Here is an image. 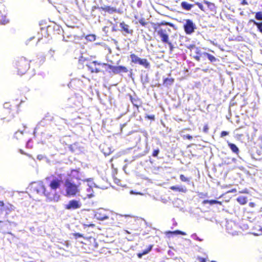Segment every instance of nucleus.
Segmentation results:
<instances>
[{
    "mask_svg": "<svg viewBox=\"0 0 262 262\" xmlns=\"http://www.w3.org/2000/svg\"><path fill=\"white\" fill-rule=\"evenodd\" d=\"M45 183L43 184L41 182H34L31 184V187L34 191L39 194H44L48 200L51 201L58 202L59 200L60 196L59 195H54L51 194Z\"/></svg>",
    "mask_w": 262,
    "mask_h": 262,
    "instance_id": "1",
    "label": "nucleus"
},
{
    "mask_svg": "<svg viewBox=\"0 0 262 262\" xmlns=\"http://www.w3.org/2000/svg\"><path fill=\"white\" fill-rule=\"evenodd\" d=\"M64 187L67 195L74 196L80 192L79 186L74 184L71 179H67L66 180Z\"/></svg>",
    "mask_w": 262,
    "mask_h": 262,
    "instance_id": "2",
    "label": "nucleus"
},
{
    "mask_svg": "<svg viewBox=\"0 0 262 262\" xmlns=\"http://www.w3.org/2000/svg\"><path fill=\"white\" fill-rule=\"evenodd\" d=\"M45 184H46L48 189L51 194L57 195L56 194V190L60 185V181L54 179V178H47L45 180Z\"/></svg>",
    "mask_w": 262,
    "mask_h": 262,
    "instance_id": "3",
    "label": "nucleus"
},
{
    "mask_svg": "<svg viewBox=\"0 0 262 262\" xmlns=\"http://www.w3.org/2000/svg\"><path fill=\"white\" fill-rule=\"evenodd\" d=\"M130 58L133 63L139 64L145 69H149L150 67V63L146 59L141 58L135 54H131Z\"/></svg>",
    "mask_w": 262,
    "mask_h": 262,
    "instance_id": "4",
    "label": "nucleus"
},
{
    "mask_svg": "<svg viewBox=\"0 0 262 262\" xmlns=\"http://www.w3.org/2000/svg\"><path fill=\"white\" fill-rule=\"evenodd\" d=\"M17 67L18 73L23 75L29 68V62L25 58L22 57L18 61Z\"/></svg>",
    "mask_w": 262,
    "mask_h": 262,
    "instance_id": "5",
    "label": "nucleus"
},
{
    "mask_svg": "<svg viewBox=\"0 0 262 262\" xmlns=\"http://www.w3.org/2000/svg\"><path fill=\"white\" fill-rule=\"evenodd\" d=\"M81 206L82 203L80 200H71L64 205V208L67 210H75L80 208Z\"/></svg>",
    "mask_w": 262,
    "mask_h": 262,
    "instance_id": "6",
    "label": "nucleus"
},
{
    "mask_svg": "<svg viewBox=\"0 0 262 262\" xmlns=\"http://www.w3.org/2000/svg\"><path fill=\"white\" fill-rule=\"evenodd\" d=\"M108 213L107 210L99 208L96 211L95 217L98 220L103 221L108 219Z\"/></svg>",
    "mask_w": 262,
    "mask_h": 262,
    "instance_id": "7",
    "label": "nucleus"
},
{
    "mask_svg": "<svg viewBox=\"0 0 262 262\" xmlns=\"http://www.w3.org/2000/svg\"><path fill=\"white\" fill-rule=\"evenodd\" d=\"M157 32L163 42L167 43L169 46H171V43L168 40V34L166 29H159Z\"/></svg>",
    "mask_w": 262,
    "mask_h": 262,
    "instance_id": "8",
    "label": "nucleus"
},
{
    "mask_svg": "<svg viewBox=\"0 0 262 262\" xmlns=\"http://www.w3.org/2000/svg\"><path fill=\"white\" fill-rule=\"evenodd\" d=\"M195 29V25L192 21L190 19H187L184 25L185 31L187 34H190L194 32Z\"/></svg>",
    "mask_w": 262,
    "mask_h": 262,
    "instance_id": "9",
    "label": "nucleus"
},
{
    "mask_svg": "<svg viewBox=\"0 0 262 262\" xmlns=\"http://www.w3.org/2000/svg\"><path fill=\"white\" fill-rule=\"evenodd\" d=\"M109 68L115 74H118L120 72L126 73L127 69L126 67L123 66H109Z\"/></svg>",
    "mask_w": 262,
    "mask_h": 262,
    "instance_id": "10",
    "label": "nucleus"
},
{
    "mask_svg": "<svg viewBox=\"0 0 262 262\" xmlns=\"http://www.w3.org/2000/svg\"><path fill=\"white\" fill-rule=\"evenodd\" d=\"M120 27L121 28L120 31H123L125 34H132L133 32V30L130 28V27L124 22L120 24Z\"/></svg>",
    "mask_w": 262,
    "mask_h": 262,
    "instance_id": "11",
    "label": "nucleus"
},
{
    "mask_svg": "<svg viewBox=\"0 0 262 262\" xmlns=\"http://www.w3.org/2000/svg\"><path fill=\"white\" fill-rule=\"evenodd\" d=\"M14 207L11 204H4L3 208H0V211L1 212L5 211L6 214H9L11 212L14 211Z\"/></svg>",
    "mask_w": 262,
    "mask_h": 262,
    "instance_id": "12",
    "label": "nucleus"
},
{
    "mask_svg": "<svg viewBox=\"0 0 262 262\" xmlns=\"http://www.w3.org/2000/svg\"><path fill=\"white\" fill-rule=\"evenodd\" d=\"M95 185V184L93 183H88L86 185L88 186V188L86 189V195L89 198H91L94 196L93 195V190L92 189L93 185Z\"/></svg>",
    "mask_w": 262,
    "mask_h": 262,
    "instance_id": "13",
    "label": "nucleus"
},
{
    "mask_svg": "<svg viewBox=\"0 0 262 262\" xmlns=\"http://www.w3.org/2000/svg\"><path fill=\"white\" fill-rule=\"evenodd\" d=\"M97 63V61H94L91 64L88 66V68H89V70L91 71V72L98 73L100 71V70L96 67Z\"/></svg>",
    "mask_w": 262,
    "mask_h": 262,
    "instance_id": "14",
    "label": "nucleus"
},
{
    "mask_svg": "<svg viewBox=\"0 0 262 262\" xmlns=\"http://www.w3.org/2000/svg\"><path fill=\"white\" fill-rule=\"evenodd\" d=\"M100 9H102L103 11L107 12L110 14H112L116 11V8H115L114 7H110V6H105L103 7H101Z\"/></svg>",
    "mask_w": 262,
    "mask_h": 262,
    "instance_id": "15",
    "label": "nucleus"
},
{
    "mask_svg": "<svg viewBox=\"0 0 262 262\" xmlns=\"http://www.w3.org/2000/svg\"><path fill=\"white\" fill-rule=\"evenodd\" d=\"M228 145L231 150L234 153L238 154L239 152L238 148L234 144L228 142Z\"/></svg>",
    "mask_w": 262,
    "mask_h": 262,
    "instance_id": "16",
    "label": "nucleus"
},
{
    "mask_svg": "<svg viewBox=\"0 0 262 262\" xmlns=\"http://www.w3.org/2000/svg\"><path fill=\"white\" fill-rule=\"evenodd\" d=\"M181 6L183 9L186 10H190L192 7L191 5L185 2H183L181 3Z\"/></svg>",
    "mask_w": 262,
    "mask_h": 262,
    "instance_id": "17",
    "label": "nucleus"
},
{
    "mask_svg": "<svg viewBox=\"0 0 262 262\" xmlns=\"http://www.w3.org/2000/svg\"><path fill=\"white\" fill-rule=\"evenodd\" d=\"M203 55L204 56H206L207 57L208 59L211 61V62H215L216 61V58L213 55L207 53H204Z\"/></svg>",
    "mask_w": 262,
    "mask_h": 262,
    "instance_id": "18",
    "label": "nucleus"
},
{
    "mask_svg": "<svg viewBox=\"0 0 262 262\" xmlns=\"http://www.w3.org/2000/svg\"><path fill=\"white\" fill-rule=\"evenodd\" d=\"M237 201L242 205L245 204L247 202V198L244 196H240L238 197L237 199Z\"/></svg>",
    "mask_w": 262,
    "mask_h": 262,
    "instance_id": "19",
    "label": "nucleus"
},
{
    "mask_svg": "<svg viewBox=\"0 0 262 262\" xmlns=\"http://www.w3.org/2000/svg\"><path fill=\"white\" fill-rule=\"evenodd\" d=\"M170 189L172 190L178 191H181V192H185L186 191V189L183 188H180L178 186H171L170 187Z\"/></svg>",
    "mask_w": 262,
    "mask_h": 262,
    "instance_id": "20",
    "label": "nucleus"
},
{
    "mask_svg": "<svg viewBox=\"0 0 262 262\" xmlns=\"http://www.w3.org/2000/svg\"><path fill=\"white\" fill-rule=\"evenodd\" d=\"M174 81L172 78H166L164 80V84L166 86L171 85Z\"/></svg>",
    "mask_w": 262,
    "mask_h": 262,
    "instance_id": "21",
    "label": "nucleus"
},
{
    "mask_svg": "<svg viewBox=\"0 0 262 262\" xmlns=\"http://www.w3.org/2000/svg\"><path fill=\"white\" fill-rule=\"evenodd\" d=\"M250 21L253 22L254 25H255L259 31L262 33V22L261 23H257L254 20H250Z\"/></svg>",
    "mask_w": 262,
    "mask_h": 262,
    "instance_id": "22",
    "label": "nucleus"
},
{
    "mask_svg": "<svg viewBox=\"0 0 262 262\" xmlns=\"http://www.w3.org/2000/svg\"><path fill=\"white\" fill-rule=\"evenodd\" d=\"M207 203H209L211 205L215 204H221V202L216 201V200H204L203 202V204H206Z\"/></svg>",
    "mask_w": 262,
    "mask_h": 262,
    "instance_id": "23",
    "label": "nucleus"
},
{
    "mask_svg": "<svg viewBox=\"0 0 262 262\" xmlns=\"http://www.w3.org/2000/svg\"><path fill=\"white\" fill-rule=\"evenodd\" d=\"M203 3L205 4L210 10H212L214 9L215 6L213 3L209 2L207 1H204Z\"/></svg>",
    "mask_w": 262,
    "mask_h": 262,
    "instance_id": "24",
    "label": "nucleus"
},
{
    "mask_svg": "<svg viewBox=\"0 0 262 262\" xmlns=\"http://www.w3.org/2000/svg\"><path fill=\"white\" fill-rule=\"evenodd\" d=\"M255 18L257 20H262V12H257L255 14Z\"/></svg>",
    "mask_w": 262,
    "mask_h": 262,
    "instance_id": "25",
    "label": "nucleus"
},
{
    "mask_svg": "<svg viewBox=\"0 0 262 262\" xmlns=\"http://www.w3.org/2000/svg\"><path fill=\"white\" fill-rule=\"evenodd\" d=\"M86 39L90 41H94L96 39L94 35H90L86 36Z\"/></svg>",
    "mask_w": 262,
    "mask_h": 262,
    "instance_id": "26",
    "label": "nucleus"
},
{
    "mask_svg": "<svg viewBox=\"0 0 262 262\" xmlns=\"http://www.w3.org/2000/svg\"><path fill=\"white\" fill-rule=\"evenodd\" d=\"M139 23L143 26H145L147 25V23L145 21L144 18H141L139 20Z\"/></svg>",
    "mask_w": 262,
    "mask_h": 262,
    "instance_id": "27",
    "label": "nucleus"
},
{
    "mask_svg": "<svg viewBox=\"0 0 262 262\" xmlns=\"http://www.w3.org/2000/svg\"><path fill=\"white\" fill-rule=\"evenodd\" d=\"M171 233H173V234H182V235H186V233L184 232H182V231H179V230H177V231H173V232H170Z\"/></svg>",
    "mask_w": 262,
    "mask_h": 262,
    "instance_id": "28",
    "label": "nucleus"
},
{
    "mask_svg": "<svg viewBox=\"0 0 262 262\" xmlns=\"http://www.w3.org/2000/svg\"><path fill=\"white\" fill-rule=\"evenodd\" d=\"M180 179L182 181H183V182H187V181H189V179L185 177L184 175L183 174H181L180 177Z\"/></svg>",
    "mask_w": 262,
    "mask_h": 262,
    "instance_id": "29",
    "label": "nucleus"
},
{
    "mask_svg": "<svg viewBox=\"0 0 262 262\" xmlns=\"http://www.w3.org/2000/svg\"><path fill=\"white\" fill-rule=\"evenodd\" d=\"M151 248H152V246H150L147 249L143 251V252H142L143 254L144 255L147 254L151 250Z\"/></svg>",
    "mask_w": 262,
    "mask_h": 262,
    "instance_id": "30",
    "label": "nucleus"
},
{
    "mask_svg": "<svg viewBox=\"0 0 262 262\" xmlns=\"http://www.w3.org/2000/svg\"><path fill=\"white\" fill-rule=\"evenodd\" d=\"M8 21H9V20L6 19V17H5L3 20H0V23L2 24H3V25H5V24H7L8 23Z\"/></svg>",
    "mask_w": 262,
    "mask_h": 262,
    "instance_id": "31",
    "label": "nucleus"
},
{
    "mask_svg": "<svg viewBox=\"0 0 262 262\" xmlns=\"http://www.w3.org/2000/svg\"><path fill=\"white\" fill-rule=\"evenodd\" d=\"M196 5L199 7V8L201 9L203 11H205V9H204V6H203V5L200 3H197L196 4Z\"/></svg>",
    "mask_w": 262,
    "mask_h": 262,
    "instance_id": "32",
    "label": "nucleus"
},
{
    "mask_svg": "<svg viewBox=\"0 0 262 262\" xmlns=\"http://www.w3.org/2000/svg\"><path fill=\"white\" fill-rule=\"evenodd\" d=\"M73 235L74 236L75 238H77V237H83V235L79 233H74Z\"/></svg>",
    "mask_w": 262,
    "mask_h": 262,
    "instance_id": "33",
    "label": "nucleus"
},
{
    "mask_svg": "<svg viewBox=\"0 0 262 262\" xmlns=\"http://www.w3.org/2000/svg\"><path fill=\"white\" fill-rule=\"evenodd\" d=\"M229 134V133L226 132V131H223L222 133H221V137H224V136H227Z\"/></svg>",
    "mask_w": 262,
    "mask_h": 262,
    "instance_id": "34",
    "label": "nucleus"
},
{
    "mask_svg": "<svg viewBox=\"0 0 262 262\" xmlns=\"http://www.w3.org/2000/svg\"><path fill=\"white\" fill-rule=\"evenodd\" d=\"M192 237L196 239V240H198V241H202V239H200L199 237L197 236V235L195 234H194L193 235H192Z\"/></svg>",
    "mask_w": 262,
    "mask_h": 262,
    "instance_id": "35",
    "label": "nucleus"
},
{
    "mask_svg": "<svg viewBox=\"0 0 262 262\" xmlns=\"http://www.w3.org/2000/svg\"><path fill=\"white\" fill-rule=\"evenodd\" d=\"M209 128L207 125H205L203 127L204 132L207 133L208 131Z\"/></svg>",
    "mask_w": 262,
    "mask_h": 262,
    "instance_id": "36",
    "label": "nucleus"
},
{
    "mask_svg": "<svg viewBox=\"0 0 262 262\" xmlns=\"http://www.w3.org/2000/svg\"><path fill=\"white\" fill-rule=\"evenodd\" d=\"M159 154V150H155L152 154V156L154 157H156Z\"/></svg>",
    "mask_w": 262,
    "mask_h": 262,
    "instance_id": "37",
    "label": "nucleus"
},
{
    "mask_svg": "<svg viewBox=\"0 0 262 262\" xmlns=\"http://www.w3.org/2000/svg\"><path fill=\"white\" fill-rule=\"evenodd\" d=\"M37 159L41 160L43 158V156L41 155H38L37 157Z\"/></svg>",
    "mask_w": 262,
    "mask_h": 262,
    "instance_id": "38",
    "label": "nucleus"
},
{
    "mask_svg": "<svg viewBox=\"0 0 262 262\" xmlns=\"http://www.w3.org/2000/svg\"><path fill=\"white\" fill-rule=\"evenodd\" d=\"M4 203L3 201H0V208H3Z\"/></svg>",
    "mask_w": 262,
    "mask_h": 262,
    "instance_id": "39",
    "label": "nucleus"
},
{
    "mask_svg": "<svg viewBox=\"0 0 262 262\" xmlns=\"http://www.w3.org/2000/svg\"><path fill=\"white\" fill-rule=\"evenodd\" d=\"M138 257L140 258H141L143 255H144V254H143V253H138Z\"/></svg>",
    "mask_w": 262,
    "mask_h": 262,
    "instance_id": "40",
    "label": "nucleus"
},
{
    "mask_svg": "<svg viewBox=\"0 0 262 262\" xmlns=\"http://www.w3.org/2000/svg\"><path fill=\"white\" fill-rule=\"evenodd\" d=\"M242 4L245 5H247L248 3H247V2H246V0H243L242 3Z\"/></svg>",
    "mask_w": 262,
    "mask_h": 262,
    "instance_id": "41",
    "label": "nucleus"
},
{
    "mask_svg": "<svg viewBox=\"0 0 262 262\" xmlns=\"http://www.w3.org/2000/svg\"><path fill=\"white\" fill-rule=\"evenodd\" d=\"M200 261H201V262H205V260L203 258H200Z\"/></svg>",
    "mask_w": 262,
    "mask_h": 262,
    "instance_id": "42",
    "label": "nucleus"
},
{
    "mask_svg": "<svg viewBox=\"0 0 262 262\" xmlns=\"http://www.w3.org/2000/svg\"><path fill=\"white\" fill-rule=\"evenodd\" d=\"M130 193V194H135V193H134L133 191H131ZM136 194H142V193H136Z\"/></svg>",
    "mask_w": 262,
    "mask_h": 262,
    "instance_id": "43",
    "label": "nucleus"
},
{
    "mask_svg": "<svg viewBox=\"0 0 262 262\" xmlns=\"http://www.w3.org/2000/svg\"><path fill=\"white\" fill-rule=\"evenodd\" d=\"M8 105H9L8 103H5L4 104V107H8Z\"/></svg>",
    "mask_w": 262,
    "mask_h": 262,
    "instance_id": "44",
    "label": "nucleus"
},
{
    "mask_svg": "<svg viewBox=\"0 0 262 262\" xmlns=\"http://www.w3.org/2000/svg\"><path fill=\"white\" fill-rule=\"evenodd\" d=\"M18 133L20 135H22V134H23L22 132H16L15 134V136H16Z\"/></svg>",
    "mask_w": 262,
    "mask_h": 262,
    "instance_id": "45",
    "label": "nucleus"
},
{
    "mask_svg": "<svg viewBox=\"0 0 262 262\" xmlns=\"http://www.w3.org/2000/svg\"><path fill=\"white\" fill-rule=\"evenodd\" d=\"M187 138L188 139H192V137H191V136H189V135H188V136H187Z\"/></svg>",
    "mask_w": 262,
    "mask_h": 262,
    "instance_id": "46",
    "label": "nucleus"
},
{
    "mask_svg": "<svg viewBox=\"0 0 262 262\" xmlns=\"http://www.w3.org/2000/svg\"><path fill=\"white\" fill-rule=\"evenodd\" d=\"M112 29H113V31H117V29L115 28V27H113Z\"/></svg>",
    "mask_w": 262,
    "mask_h": 262,
    "instance_id": "47",
    "label": "nucleus"
},
{
    "mask_svg": "<svg viewBox=\"0 0 262 262\" xmlns=\"http://www.w3.org/2000/svg\"><path fill=\"white\" fill-rule=\"evenodd\" d=\"M107 28V27H104L103 28V31L105 32L106 31V29Z\"/></svg>",
    "mask_w": 262,
    "mask_h": 262,
    "instance_id": "48",
    "label": "nucleus"
},
{
    "mask_svg": "<svg viewBox=\"0 0 262 262\" xmlns=\"http://www.w3.org/2000/svg\"><path fill=\"white\" fill-rule=\"evenodd\" d=\"M195 59L197 60H200V57H195Z\"/></svg>",
    "mask_w": 262,
    "mask_h": 262,
    "instance_id": "49",
    "label": "nucleus"
},
{
    "mask_svg": "<svg viewBox=\"0 0 262 262\" xmlns=\"http://www.w3.org/2000/svg\"><path fill=\"white\" fill-rule=\"evenodd\" d=\"M148 118H150V119H153L154 118V116L149 117Z\"/></svg>",
    "mask_w": 262,
    "mask_h": 262,
    "instance_id": "50",
    "label": "nucleus"
},
{
    "mask_svg": "<svg viewBox=\"0 0 262 262\" xmlns=\"http://www.w3.org/2000/svg\"><path fill=\"white\" fill-rule=\"evenodd\" d=\"M169 47H170V49H171V50H172V46H169Z\"/></svg>",
    "mask_w": 262,
    "mask_h": 262,
    "instance_id": "51",
    "label": "nucleus"
},
{
    "mask_svg": "<svg viewBox=\"0 0 262 262\" xmlns=\"http://www.w3.org/2000/svg\"><path fill=\"white\" fill-rule=\"evenodd\" d=\"M211 262H216V261H211Z\"/></svg>",
    "mask_w": 262,
    "mask_h": 262,
    "instance_id": "52",
    "label": "nucleus"
},
{
    "mask_svg": "<svg viewBox=\"0 0 262 262\" xmlns=\"http://www.w3.org/2000/svg\"><path fill=\"white\" fill-rule=\"evenodd\" d=\"M1 222H2V221H0V223H1Z\"/></svg>",
    "mask_w": 262,
    "mask_h": 262,
    "instance_id": "53",
    "label": "nucleus"
}]
</instances>
